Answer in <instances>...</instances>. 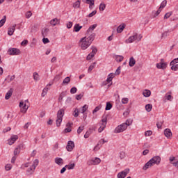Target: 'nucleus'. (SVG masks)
Instances as JSON below:
<instances>
[{
  "instance_id": "nucleus-54",
  "label": "nucleus",
  "mask_w": 178,
  "mask_h": 178,
  "mask_svg": "<svg viewBox=\"0 0 178 178\" xmlns=\"http://www.w3.org/2000/svg\"><path fill=\"white\" fill-rule=\"evenodd\" d=\"M95 67V63H94L92 65H90L88 70V72H91L92 71V69Z\"/></svg>"
},
{
  "instance_id": "nucleus-57",
  "label": "nucleus",
  "mask_w": 178,
  "mask_h": 178,
  "mask_svg": "<svg viewBox=\"0 0 178 178\" xmlns=\"http://www.w3.org/2000/svg\"><path fill=\"white\" fill-rule=\"evenodd\" d=\"M74 8H80V1H76L75 3H74L73 5Z\"/></svg>"
},
{
  "instance_id": "nucleus-4",
  "label": "nucleus",
  "mask_w": 178,
  "mask_h": 178,
  "mask_svg": "<svg viewBox=\"0 0 178 178\" xmlns=\"http://www.w3.org/2000/svg\"><path fill=\"white\" fill-rule=\"evenodd\" d=\"M8 53L10 55H20L21 51L20 49L17 48H10L8 51Z\"/></svg>"
},
{
  "instance_id": "nucleus-14",
  "label": "nucleus",
  "mask_w": 178,
  "mask_h": 178,
  "mask_svg": "<svg viewBox=\"0 0 178 178\" xmlns=\"http://www.w3.org/2000/svg\"><path fill=\"white\" fill-rule=\"evenodd\" d=\"M95 33H92L89 37L86 38V40L89 42V44H92V41L95 40Z\"/></svg>"
},
{
  "instance_id": "nucleus-1",
  "label": "nucleus",
  "mask_w": 178,
  "mask_h": 178,
  "mask_svg": "<svg viewBox=\"0 0 178 178\" xmlns=\"http://www.w3.org/2000/svg\"><path fill=\"white\" fill-rule=\"evenodd\" d=\"M80 42H82L81 44V49H87L90 45H91V43H89L90 42L87 40V37L82 38L80 40Z\"/></svg>"
},
{
  "instance_id": "nucleus-60",
  "label": "nucleus",
  "mask_w": 178,
  "mask_h": 178,
  "mask_svg": "<svg viewBox=\"0 0 178 178\" xmlns=\"http://www.w3.org/2000/svg\"><path fill=\"white\" fill-rule=\"evenodd\" d=\"M176 63H178V58H175L174 60H172L170 65H176Z\"/></svg>"
},
{
  "instance_id": "nucleus-16",
  "label": "nucleus",
  "mask_w": 178,
  "mask_h": 178,
  "mask_svg": "<svg viewBox=\"0 0 178 178\" xmlns=\"http://www.w3.org/2000/svg\"><path fill=\"white\" fill-rule=\"evenodd\" d=\"M23 148V145H19L14 150V155H19L20 154V149Z\"/></svg>"
},
{
  "instance_id": "nucleus-52",
  "label": "nucleus",
  "mask_w": 178,
  "mask_h": 178,
  "mask_svg": "<svg viewBox=\"0 0 178 178\" xmlns=\"http://www.w3.org/2000/svg\"><path fill=\"white\" fill-rule=\"evenodd\" d=\"M47 92H48V88L47 87H45L43 90H42V97H44L47 95Z\"/></svg>"
},
{
  "instance_id": "nucleus-5",
  "label": "nucleus",
  "mask_w": 178,
  "mask_h": 178,
  "mask_svg": "<svg viewBox=\"0 0 178 178\" xmlns=\"http://www.w3.org/2000/svg\"><path fill=\"white\" fill-rule=\"evenodd\" d=\"M74 148V142L72 140H69L66 146L67 151H68V152H72Z\"/></svg>"
},
{
  "instance_id": "nucleus-7",
  "label": "nucleus",
  "mask_w": 178,
  "mask_h": 178,
  "mask_svg": "<svg viewBox=\"0 0 178 178\" xmlns=\"http://www.w3.org/2000/svg\"><path fill=\"white\" fill-rule=\"evenodd\" d=\"M137 40V33H134L133 35L130 36L128 39L125 40L126 44H131Z\"/></svg>"
},
{
  "instance_id": "nucleus-18",
  "label": "nucleus",
  "mask_w": 178,
  "mask_h": 178,
  "mask_svg": "<svg viewBox=\"0 0 178 178\" xmlns=\"http://www.w3.org/2000/svg\"><path fill=\"white\" fill-rule=\"evenodd\" d=\"M59 23H60V21L58 19V18H54L50 21L51 26H56V24H59Z\"/></svg>"
},
{
  "instance_id": "nucleus-26",
  "label": "nucleus",
  "mask_w": 178,
  "mask_h": 178,
  "mask_svg": "<svg viewBox=\"0 0 178 178\" xmlns=\"http://www.w3.org/2000/svg\"><path fill=\"white\" fill-rule=\"evenodd\" d=\"M70 83V77L67 76L63 79L61 83V86H65V84H69Z\"/></svg>"
},
{
  "instance_id": "nucleus-29",
  "label": "nucleus",
  "mask_w": 178,
  "mask_h": 178,
  "mask_svg": "<svg viewBox=\"0 0 178 178\" xmlns=\"http://www.w3.org/2000/svg\"><path fill=\"white\" fill-rule=\"evenodd\" d=\"M143 95H144L146 98L151 96V90H145L143 92Z\"/></svg>"
},
{
  "instance_id": "nucleus-62",
  "label": "nucleus",
  "mask_w": 178,
  "mask_h": 178,
  "mask_svg": "<svg viewBox=\"0 0 178 178\" xmlns=\"http://www.w3.org/2000/svg\"><path fill=\"white\" fill-rule=\"evenodd\" d=\"M83 130H84V126L79 127V129H77L78 134H80L81 131H83Z\"/></svg>"
},
{
  "instance_id": "nucleus-27",
  "label": "nucleus",
  "mask_w": 178,
  "mask_h": 178,
  "mask_svg": "<svg viewBox=\"0 0 178 178\" xmlns=\"http://www.w3.org/2000/svg\"><path fill=\"white\" fill-rule=\"evenodd\" d=\"M93 165H98L99 163H101V159L96 157L95 159H92Z\"/></svg>"
},
{
  "instance_id": "nucleus-33",
  "label": "nucleus",
  "mask_w": 178,
  "mask_h": 178,
  "mask_svg": "<svg viewBox=\"0 0 178 178\" xmlns=\"http://www.w3.org/2000/svg\"><path fill=\"white\" fill-rule=\"evenodd\" d=\"M86 3L89 5L90 9H92V6H94L95 1L94 0H86Z\"/></svg>"
},
{
  "instance_id": "nucleus-49",
  "label": "nucleus",
  "mask_w": 178,
  "mask_h": 178,
  "mask_svg": "<svg viewBox=\"0 0 178 178\" xmlns=\"http://www.w3.org/2000/svg\"><path fill=\"white\" fill-rule=\"evenodd\" d=\"M102 108V105L99 104V106H96L95 108L92 111V113H96Z\"/></svg>"
},
{
  "instance_id": "nucleus-48",
  "label": "nucleus",
  "mask_w": 178,
  "mask_h": 178,
  "mask_svg": "<svg viewBox=\"0 0 178 178\" xmlns=\"http://www.w3.org/2000/svg\"><path fill=\"white\" fill-rule=\"evenodd\" d=\"M167 3H168V1L166 0L163 1L162 3H161L160 7L159 8L163 9V8H165V6H166Z\"/></svg>"
},
{
  "instance_id": "nucleus-64",
  "label": "nucleus",
  "mask_w": 178,
  "mask_h": 178,
  "mask_svg": "<svg viewBox=\"0 0 178 178\" xmlns=\"http://www.w3.org/2000/svg\"><path fill=\"white\" fill-rule=\"evenodd\" d=\"M129 102V98H123L122 99V103L124 104H126Z\"/></svg>"
},
{
  "instance_id": "nucleus-8",
  "label": "nucleus",
  "mask_w": 178,
  "mask_h": 178,
  "mask_svg": "<svg viewBox=\"0 0 178 178\" xmlns=\"http://www.w3.org/2000/svg\"><path fill=\"white\" fill-rule=\"evenodd\" d=\"M114 77H115V74L110 73L108 75V77H107V79H106V82L103 83V86H106V84H108V83H111V81H112V80H113Z\"/></svg>"
},
{
  "instance_id": "nucleus-47",
  "label": "nucleus",
  "mask_w": 178,
  "mask_h": 178,
  "mask_svg": "<svg viewBox=\"0 0 178 178\" xmlns=\"http://www.w3.org/2000/svg\"><path fill=\"white\" fill-rule=\"evenodd\" d=\"M62 120H63V118H57V120L56 121V124L57 127H60V123H62Z\"/></svg>"
},
{
  "instance_id": "nucleus-37",
  "label": "nucleus",
  "mask_w": 178,
  "mask_h": 178,
  "mask_svg": "<svg viewBox=\"0 0 178 178\" xmlns=\"http://www.w3.org/2000/svg\"><path fill=\"white\" fill-rule=\"evenodd\" d=\"M28 109H29V106H27V104H24L22 108H21V112L22 113H26V112H27Z\"/></svg>"
},
{
  "instance_id": "nucleus-34",
  "label": "nucleus",
  "mask_w": 178,
  "mask_h": 178,
  "mask_svg": "<svg viewBox=\"0 0 178 178\" xmlns=\"http://www.w3.org/2000/svg\"><path fill=\"white\" fill-rule=\"evenodd\" d=\"M112 109V104L108 102L106 104L105 111H111Z\"/></svg>"
},
{
  "instance_id": "nucleus-58",
  "label": "nucleus",
  "mask_w": 178,
  "mask_h": 178,
  "mask_svg": "<svg viewBox=\"0 0 178 178\" xmlns=\"http://www.w3.org/2000/svg\"><path fill=\"white\" fill-rule=\"evenodd\" d=\"M33 79H34V80H35L36 81H37L38 80H40V78L38 77V73H37V72H34V73H33Z\"/></svg>"
},
{
  "instance_id": "nucleus-11",
  "label": "nucleus",
  "mask_w": 178,
  "mask_h": 178,
  "mask_svg": "<svg viewBox=\"0 0 178 178\" xmlns=\"http://www.w3.org/2000/svg\"><path fill=\"white\" fill-rule=\"evenodd\" d=\"M63 115H65V109L61 108L57 112V118L63 119Z\"/></svg>"
},
{
  "instance_id": "nucleus-2",
  "label": "nucleus",
  "mask_w": 178,
  "mask_h": 178,
  "mask_svg": "<svg viewBox=\"0 0 178 178\" xmlns=\"http://www.w3.org/2000/svg\"><path fill=\"white\" fill-rule=\"evenodd\" d=\"M127 128H126V124H124L123 123L120 125H118L114 130V133H123L124 130H126Z\"/></svg>"
},
{
  "instance_id": "nucleus-13",
  "label": "nucleus",
  "mask_w": 178,
  "mask_h": 178,
  "mask_svg": "<svg viewBox=\"0 0 178 178\" xmlns=\"http://www.w3.org/2000/svg\"><path fill=\"white\" fill-rule=\"evenodd\" d=\"M164 136H165L167 138H170V136H172V131H170V129H165L164 130Z\"/></svg>"
},
{
  "instance_id": "nucleus-35",
  "label": "nucleus",
  "mask_w": 178,
  "mask_h": 178,
  "mask_svg": "<svg viewBox=\"0 0 178 178\" xmlns=\"http://www.w3.org/2000/svg\"><path fill=\"white\" fill-rule=\"evenodd\" d=\"M74 166H76V164L73 163H70L68 165H66L65 168H67L68 170H70L72 169H74Z\"/></svg>"
},
{
  "instance_id": "nucleus-20",
  "label": "nucleus",
  "mask_w": 178,
  "mask_h": 178,
  "mask_svg": "<svg viewBox=\"0 0 178 178\" xmlns=\"http://www.w3.org/2000/svg\"><path fill=\"white\" fill-rule=\"evenodd\" d=\"M48 33H49V29L44 28L42 29V37L45 38L48 35Z\"/></svg>"
},
{
  "instance_id": "nucleus-21",
  "label": "nucleus",
  "mask_w": 178,
  "mask_h": 178,
  "mask_svg": "<svg viewBox=\"0 0 178 178\" xmlns=\"http://www.w3.org/2000/svg\"><path fill=\"white\" fill-rule=\"evenodd\" d=\"M125 28H126V24H122L121 25L118 26L117 33H122V31H123V30H124Z\"/></svg>"
},
{
  "instance_id": "nucleus-36",
  "label": "nucleus",
  "mask_w": 178,
  "mask_h": 178,
  "mask_svg": "<svg viewBox=\"0 0 178 178\" xmlns=\"http://www.w3.org/2000/svg\"><path fill=\"white\" fill-rule=\"evenodd\" d=\"M64 97H66V92H63L60 93V95L58 97V102H61V101L63 99Z\"/></svg>"
},
{
  "instance_id": "nucleus-6",
  "label": "nucleus",
  "mask_w": 178,
  "mask_h": 178,
  "mask_svg": "<svg viewBox=\"0 0 178 178\" xmlns=\"http://www.w3.org/2000/svg\"><path fill=\"white\" fill-rule=\"evenodd\" d=\"M105 143H108V140H105V139H101L98 143L97 144V145L94 147L93 151H99V149H101V147H99V145H102L104 144H105Z\"/></svg>"
},
{
  "instance_id": "nucleus-19",
  "label": "nucleus",
  "mask_w": 178,
  "mask_h": 178,
  "mask_svg": "<svg viewBox=\"0 0 178 178\" xmlns=\"http://www.w3.org/2000/svg\"><path fill=\"white\" fill-rule=\"evenodd\" d=\"M152 166H154V165H152V163H151V161H149L148 162H147V163L144 165V166H143V170H147V169H149V168H151V167H152Z\"/></svg>"
},
{
  "instance_id": "nucleus-55",
  "label": "nucleus",
  "mask_w": 178,
  "mask_h": 178,
  "mask_svg": "<svg viewBox=\"0 0 178 178\" xmlns=\"http://www.w3.org/2000/svg\"><path fill=\"white\" fill-rule=\"evenodd\" d=\"M145 137H149L150 136H152V131H147L145 132Z\"/></svg>"
},
{
  "instance_id": "nucleus-30",
  "label": "nucleus",
  "mask_w": 178,
  "mask_h": 178,
  "mask_svg": "<svg viewBox=\"0 0 178 178\" xmlns=\"http://www.w3.org/2000/svg\"><path fill=\"white\" fill-rule=\"evenodd\" d=\"M26 173H27L28 176H30V175H33V173H34V168H33L32 165H31V167L28 168V170H26Z\"/></svg>"
},
{
  "instance_id": "nucleus-24",
  "label": "nucleus",
  "mask_w": 178,
  "mask_h": 178,
  "mask_svg": "<svg viewBox=\"0 0 178 178\" xmlns=\"http://www.w3.org/2000/svg\"><path fill=\"white\" fill-rule=\"evenodd\" d=\"M170 94H172V92H168L165 94V97L167 101H172L173 99V97Z\"/></svg>"
},
{
  "instance_id": "nucleus-44",
  "label": "nucleus",
  "mask_w": 178,
  "mask_h": 178,
  "mask_svg": "<svg viewBox=\"0 0 178 178\" xmlns=\"http://www.w3.org/2000/svg\"><path fill=\"white\" fill-rule=\"evenodd\" d=\"M169 31H165L164 33H163L162 34H161V40H163V38L165 39V38H166V37H168V35H169Z\"/></svg>"
},
{
  "instance_id": "nucleus-15",
  "label": "nucleus",
  "mask_w": 178,
  "mask_h": 178,
  "mask_svg": "<svg viewBox=\"0 0 178 178\" xmlns=\"http://www.w3.org/2000/svg\"><path fill=\"white\" fill-rule=\"evenodd\" d=\"M15 27H16V24H14L13 26L8 28V35H13V33H15Z\"/></svg>"
},
{
  "instance_id": "nucleus-40",
  "label": "nucleus",
  "mask_w": 178,
  "mask_h": 178,
  "mask_svg": "<svg viewBox=\"0 0 178 178\" xmlns=\"http://www.w3.org/2000/svg\"><path fill=\"white\" fill-rule=\"evenodd\" d=\"M145 110L147 111V112H151V111H152V104H147L145 106Z\"/></svg>"
},
{
  "instance_id": "nucleus-17",
  "label": "nucleus",
  "mask_w": 178,
  "mask_h": 178,
  "mask_svg": "<svg viewBox=\"0 0 178 178\" xmlns=\"http://www.w3.org/2000/svg\"><path fill=\"white\" fill-rule=\"evenodd\" d=\"M83 29V26H80V24H76L74 26V31L79 33Z\"/></svg>"
},
{
  "instance_id": "nucleus-10",
  "label": "nucleus",
  "mask_w": 178,
  "mask_h": 178,
  "mask_svg": "<svg viewBox=\"0 0 178 178\" xmlns=\"http://www.w3.org/2000/svg\"><path fill=\"white\" fill-rule=\"evenodd\" d=\"M168 66V64H166V63H159L156 64V67L157 69H163L165 70Z\"/></svg>"
},
{
  "instance_id": "nucleus-9",
  "label": "nucleus",
  "mask_w": 178,
  "mask_h": 178,
  "mask_svg": "<svg viewBox=\"0 0 178 178\" xmlns=\"http://www.w3.org/2000/svg\"><path fill=\"white\" fill-rule=\"evenodd\" d=\"M19 139V136L17 135H13L11 136L10 139L8 140L9 145H12L15 144V141Z\"/></svg>"
},
{
  "instance_id": "nucleus-46",
  "label": "nucleus",
  "mask_w": 178,
  "mask_h": 178,
  "mask_svg": "<svg viewBox=\"0 0 178 178\" xmlns=\"http://www.w3.org/2000/svg\"><path fill=\"white\" fill-rule=\"evenodd\" d=\"M131 123H133V120H127L124 123H122L124 124H126V129H127L128 126H131Z\"/></svg>"
},
{
  "instance_id": "nucleus-3",
  "label": "nucleus",
  "mask_w": 178,
  "mask_h": 178,
  "mask_svg": "<svg viewBox=\"0 0 178 178\" xmlns=\"http://www.w3.org/2000/svg\"><path fill=\"white\" fill-rule=\"evenodd\" d=\"M152 165H159L161 163V156H154L150 160Z\"/></svg>"
},
{
  "instance_id": "nucleus-42",
  "label": "nucleus",
  "mask_w": 178,
  "mask_h": 178,
  "mask_svg": "<svg viewBox=\"0 0 178 178\" xmlns=\"http://www.w3.org/2000/svg\"><path fill=\"white\" fill-rule=\"evenodd\" d=\"M105 127H106V124H102V126L98 129L99 133H102L105 130Z\"/></svg>"
},
{
  "instance_id": "nucleus-22",
  "label": "nucleus",
  "mask_w": 178,
  "mask_h": 178,
  "mask_svg": "<svg viewBox=\"0 0 178 178\" xmlns=\"http://www.w3.org/2000/svg\"><path fill=\"white\" fill-rule=\"evenodd\" d=\"M127 172L126 171H122L121 172H119L118 174V178H125L126 176H127Z\"/></svg>"
},
{
  "instance_id": "nucleus-41",
  "label": "nucleus",
  "mask_w": 178,
  "mask_h": 178,
  "mask_svg": "<svg viewBox=\"0 0 178 178\" xmlns=\"http://www.w3.org/2000/svg\"><path fill=\"white\" fill-rule=\"evenodd\" d=\"M87 109H88V106L87 104H85L83 106H82L81 113H86Z\"/></svg>"
},
{
  "instance_id": "nucleus-32",
  "label": "nucleus",
  "mask_w": 178,
  "mask_h": 178,
  "mask_svg": "<svg viewBox=\"0 0 178 178\" xmlns=\"http://www.w3.org/2000/svg\"><path fill=\"white\" fill-rule=\"evenodd\" d=\"M97 24H95L92 26H90L88 29L87 30V33H90L91 31H94V30H95V29L97 28Z\"/></svg>"
},
{
  "instance_id": "nucleus-61",
  "label": "nucleus",
  "mask_w": 178,
  "mask_h": 178,
  "mask_svg": "<svg viewBox=\"0 0 178 178\" xmlns=\"http://www.w3.org/2000/svg\"><path fill=\"white\" fill-rule=\"evenodd\" d=\"M171 15H172V12L167 13L164 15V19H169Z\"/></svg>"
},
{
  "instance_id": "nucleus-50",
  "label": "nucleus",
  "mask_w": 178,
  "mask_h": 178,
  "mask_svg": "<svg viewBox=\"0 0 178 178\" xmlns=\"http://www.w3.org/2000/svg\"><path fill=\"white\" fill-rule=\"evenodd\" d=\"M83 97H84V93H81L79 95H76V99L77 101H80V99H81L83 98Z\"/></svg>"
},
{
  "instance_id": "nucleus-39",
  "label": "nucleus",
  "mask_w": 178,
  "mask_h": 178,
  "mask_svg": "<svg viewBox=\"0 0 178 178\" xmlns=\"http://www.w3.org/2000/svg\"><path fill=\"white\" fill-rule=\"evenodd\" d=\"M106 8V5L104 3H100V5L99 6V10H102V12H104V10H105Z\"/></svg>"
},
{
  "instance_id": "nucleus-25",
  "label": "nucleus",
  "mask_w": 178,
  "mask_h": 178,
  "mask_svg": "<svg viewBox=\"0 0 178 178\" xmlns=\"http://www.w3.org/2000/svg\"><path fill=\"white\" fill-rule=\"evenodd\" d=\"M130 67H133L134 65H136V59H134V57H131L129 58V63Z\"/></svg>"
},
{
  "instance_id": "nucleus-38",
  "label": "nucleus",
  "mask_w": 178,
  "mask_h": 178,
  "mask_svg": "<svg viewBox=\"0 0 178 178\" xmlns=\"http://www.w3.org/2000/svg\"><path fill=\"white\" fill-rule=\"evenodd\" d=\"M6 22V15L3 16V18L0 20V29L5 24Z\"/></svg>"
},
{
  "instance_id": "nucleus-51",
  "label": "nucleus",
  "mask_w": 178,
  "mask_h": 178,
  "mask_svg": "<svg viewBox=\"0 0 178 178\" xmlns=\"http://www.w3.org/2000/svg\"><path fill=\"white\" fill-rule=\"evenodd\" d=\"M102 124H106V122H107L106 115H103L102 117Z\"/></svg>"
},
{
  "instance_id": "nucleus-59",
  "label": "nucleus",
  "mask_w": 178,
  "mask_h": 178,
  "mask_svg": "<svg viewBox=\"0 0 178 178\" xmlns=\"http://www.w3.org/2000/svg\"><path fill=\"white\" fill-rule=\"evenodd\" d=\"M97 15V10H94L92 13H90L88 15V17H92V16H95Z\"/></svg>"
},
{
  "instance_id": "nucleus-43",
  "label": "nucleus",
  "mask_w": 178,
  "mask_h": 178,
  "mask_svg": "<svg viewBox=\"0 0 178 178\" xmlns=\"http://www.w3.org/2000/svg\"><path fill=\"white\" fill-rule=\"evenodd\" d=\"M119 157L120 159H124V158H126V152L124 151L120 152L119 154Z\"/></svg>"
},
{
  "instance_id": "nucleus-53",
  "label": "nucleus",
  "mask_w": 178,
  "mask_h": 178,
  "mask_svg": "<svg viewBox=\"0 0 178 178\" xmlns=\"http://www.w3.org/2000/svg\"><path fill=\"white\" fill-rule=\"evenodd\" d=\"M76 92H77V88H76V87H72V88L70 89V93H71V94H76Z\"/></svg>"
},
{
  "instance_id": "nucleus-63",
  "label": "nucleus",
  "mask_w": 178,
  "mask_h": 178,
  "mask_svg": "<svg viewBox=\"0 0 178 178\" xmlns=\"http://www.w3.org/2000/svg\"><path fill=\"white\" fill-rule=\"evenodd\" d=\"M120 69H121L120 66L117 68L115 73V74L116 76H119V74H120Z\"/></svg>"
},
{
  "instance_id": "nucleus-56",
  "label": "nucleus",
  "mask_w": 178,
  "mask_h": 178,
  "mask_svg": "<svg viewBox=\"0 0 178 178\" xmlns=\"http://www.w3.org/2000/svg\"><path fill=\"white\" fill-rule=\"evenodd\" d=\"M60 76H62V72L59 74L56 75V76L54 77V80L56 81H59V80H60Z\"/></svg>"
},
{
  "instance_id": "nucleus-23",
  "label": "nucleus",
  "mask_w": 178,
  "mask_h": 178,
  "mask_svg": "<svg viewBox=\"0 0 178 178\" xmlns=\"http://www.w3.org/2000/svg\"><path fill=\"white\" fill-rule=\"evenodd\" d=\"M55 163L57 165H63V159L60 157H56L55 159Z\"/></svg>"
},
{
  "instance_id": "nucleus-12",
  "label": "nucleus",
  "mask_w": 178,
  "mask_h": 178,
  "mask_svg": "<svg viewBox=\"0 0 178 178\" xmlns=\"http://www.w3.org/2000/svg\"><path fill=\"white\" fill-rule=\"evenodd\" d=\"M13 94V88H10L7 93L6 94L5 96V99H9L11 97L12 95Z\"/></svg>"
},
{
  "instance_id": "nucleus-28",
  "label": "nucleus",
  "mask_w": 178,
  "mask_h": 178,
  "mask_svg": "<svg viewBox=\"0 0 178 178\" xmlns=\"http://www.w3.org/2000/svg\"><path fill=\"white\" fill-rule=\"evenodd\" d=\"M114 58L116 62H122V60L124 59V57H123V56H119V55L115 56Z\"/></svg>"
},
{
  "instance_id": "nucleus-45",
  "label": "nucleus",
  "mask_w": 178,
  "mask_h": 178,
  "mask_svg": "<svg viewBox=\"0 0 178 178\" xmlns=\"http://www.w3.org/2000/svg\"><path fill=\"white\" fill-rule=\"evenodd\" d=\"M170 66H171V70H174V72L178 70V64L170 65Z\"/></svg>"
},
{
  "instance_id": "nucleus-31",
  "label": "nucleus",
  "mask_w": 178,
  "mask_h": 178,
  "mask_svg": "<svg viewBox=\"0 0 178 178\" xmlns=\"http://www.w3.org/2000/svg\"><path fill=\"white\" fill-rule=\"evenodd\" d=\"M38 163H39L38 159H35L33 161V164L31 165L33 169V170H35V168H37V166H38Z\"/></svg>"
}]
</instances>
